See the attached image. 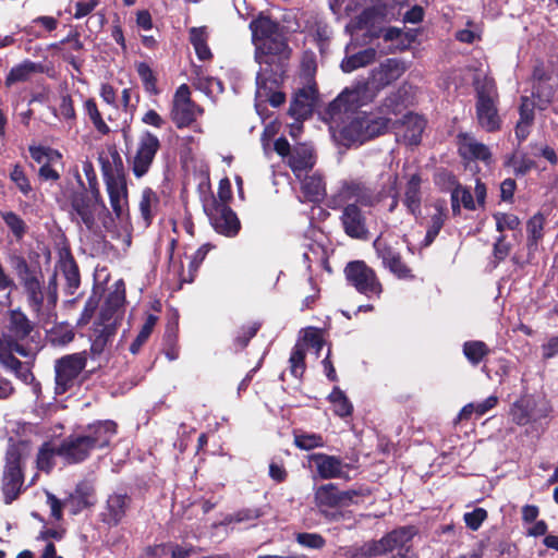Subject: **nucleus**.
<instances>
[{"label":"nucleus","mask_w":558,"mask_h":558,"mask_svg":"<svg viewBox=\"0 0 558 558\" xmlns=\"http://www.w3.org/2000/svg\"><path fill=\"white\" fill-rule=\"evenodd\" d=\"M476 119L478 125L486 132H496L500 129L501 119L498 113V93L493 78H476Z\"/></svg>","instance_id":"nucleus-5"},{"label":"nucleus","mask_w":558,"mask_h":558,"mask_svg":"<svg viewBox=\"0 0 558 558\" xmlns=\"http://www.w3.org/2000/svg\"><path fill=\"white\" fill-rule=\"evenodd\" d=\"M430 208L433 213L429 214L430 219L423 243L424 246H428L434 242L446 220L447 207L445 201H436L430 205Z\"/></svg>","instance_id":"nucleus-29"},{"label":"nucleus","mask_w":558,"mask_h":558,"mask_svg":"<svg viewBox=\"0 0 558 558\" xmlns=\"http://www.w3.org/2000/svg\"><path fill=\"white\" fill-rule=\"evenodd\" d=\"M97 5L96 0H86V1H78L75 3V12L74 17L75 19H82L86 15H88Z\"/></svg>","instance_id":"nucleus-62"},{"label":"nucleus","mask_w":558,"mask_h":558,"mask_svg":"<svg viewBox=\"0 0 558 558\" xmlns=\"http://www.w3.org/2000/svg\"><path fill=\"white\" fill-rule=\"evenodd\" d=\"M159 148L160 141L155 134L145 131L138 136L135 149L128 156V165L135 178L148 173Z\"/></svg>","instance_id":"nucleus-10"},{"label":"nucleus","mask_w":558,"mask_h":558,"mask_svg":"<svg viewBox=\"0 0 558 558\" xmlns=\"http://www.w3.org/2000/svg\"><path fill=\"white\" fill-rule=\"evenodd\" d=\"M117 433V425L113 421L97 422L88 426L86 437L92 442L93 449L104 448Z\"/></svg>","instance_id":"nucleus-26"},{"label":"nucleus","mask_w":558,"mask_h":558,"mask_svg":"<svg viewBox=\"0 0 558 558\" xmlns=\"http://www.w3.org/2000/svg\"><path fill=\"white\" fill-rule=\"evenodd\" d=\"M10 178L23 194H28L32 191L31 182L21 165L13 167Z\"/></svg>","instance_id":"nucleus-56"},{"label":"nucleus","mask_w":558,"mask_h":558,"mask_svg":"<svg viewBox=\"0 0 558 558\" xmlns=\"http://www.w3.org/2000/svg\"><path fill=\"white\" fill-rule=\"evenodd\" d=\"M207 39L208 33L206 27H192L190 29V41L201 60H208L211 58V51L207 45Z\"/></svg>","instance_id":"nucleus-40"},{"label":"nucleus","mask_w":558,"mask_h":558,"mask_svg":"<svg viewBox=\"0 0 558 558\" xmlns=\"http://www.w3.org/2000/svg\"><path fill=\"white\" fill-rule=\"evenodd\" d=\"M459 150L464 158L477 159L486 163H489L492 160L489 148L468 134L460 136Z\"/></svg>","instance_id":"nucleus-28"},{"label":"nucleus","mask_w":558,"mask_h":558,"mask_svg":"<svg viewBox=\"0 0 558 558\" xmlns=\"http://www.w3.org/2000/svg\"><path fill=\"white\" fill-rule=\"evenodd\" d=\"M405 70L407 66L403 61L396 58L386 59L372 70L367 83L378 94L381 89L400 78Z\"/></svg>","instance_id":"nucleus-19"},{"label":"nucleus","mask_w":558,"mask_h":558,"mask_svg":"<svg viewBox=\"0 0 558 558\" xmlns=\"http://www.w3.org/2000/svg\"><path fill=\"white\" fill-rule=\"evenodd\" d=\"M377 93L373 90L367 81L357 82L351 87L345 88L331 104L330 112L332 116L341 112H350L362 107L376 97Z\"/></svg>","instance_id":"nucleus-14"},{"label":"nucleus","mask_w":558,"mask_h":558,"mask_svg":"<svg viewBox=\"0 0 558 558\" xmlns=\"http://www.w3.org/2000/svg\"><path fill=\"white\" fill-rule=\"evenodd\" d=\"M61 275L65 281V290L69 294H74L80 287V272L78 268L68 250L59 252V263L57 271L50 280L47 292V319L52 317L51 308L57 302V286L56 276Z\"/></svg>","instance_id":"nucleus-9"},{"label":"nucleus","mask_w":558,"mask_h":558,"mask_svg":"<svg viewBox=\"0 0 558 558\" xmlns=\"http://www.w3.org/2000/svg\"><path fill=\"white\" fill-rule=\"evenodd\" d=\"M124 301L125 286L122 280H118L109 291L105 301V305L101 308L100 316L106 326H111L110 320H113V323L117 322L120 316L119 312L123 306Z\"/></svg>","instance_id":"nucleus-24"},{"label":"nucleus","mask_w":558,"mask_h":558,"mask_svg":"<svg viewBox=\"0 0 558 558\" xmlns=\"http://www.w3.org/2000/svg\"><path fill=\"white\" fill-rule=\"evenodd\" d=\"M315 505L324 511V508H331L341 505V497L333 484H326L315 492Z\"/></svg>","instance_id":"nucleus-37"},{"label":"nucleus","mask_w":558,"mask_h":558,"mask_svg":"<svg viewBox=\"0 0 558 558\" xmlns=\"http://www.w3.org/2000/svg\"><path fill=\"white\" fill-rule=\"evenodd\" d=\"M92 194L94 198L92 204L76 207L77 215L82 222L88 230L97 231L101 226L106 231L118 234V225L101 199L99 191L97 189L93 190Z\"/></svg>","instance_id":"nucleus-11"},{"label":"nucleus","mask_w":558,"mask_h":558,"mask_svg":"<svg viewBox=\"0 0 558 558\" xmlns=\"http://www.w3.org/2000/svg\"><path fill=\"white\" fill-rule=\"evenodd\" d=\"M159 207V197L150 187H145L141 193L138 208L145 227L149 226Z\"/></svg>","instance_id":"nucleus-34"},{"label":"nucleus","mask_w":558,"mask_h":558,"mask_svg":"<svg viewBox=\"0 0 558 558\" xmlns=\"http://www.w3.org/2000/svg\"><path fill=\"white\" fill-rule=\"evenodd\" d=\"M288 63L274 65H260L256 76V98L259 101H269L274 107H279L286 100L284 94L278 92L287 72Z\"/></svg>","instance_id":"nucleus-8"},{"label":"nucleus","mask_w":558,"mask_h":558,"mask_svg":"<svg viewBox=\"0 0 558 558\" xmlns=\"http://www.w3.org/2000/svg\"><path fill=\"white\" fill-rule=\"evenodd\" d=\"M305 344L296 343L290 355V364H291V373L295 377L302 376L305 369L304 359H305Z\"/></svg>","instance_id":"nucleus-49"},{"label":"nucleus","mask_w":558,"mask_h":558,"mask_svg":"<svg viewBox=\"0 0 558 558\" xmlns=\"http://www.w3.org/2000/svg\"><path fill=\"white\" fill-rule=\"evenodd\" d=\"M416 530L413 526H402L386 534L379 541L365 543V551L376 556L396 551L391 558H408L411 542Z\"/></svg>","instance_id":"nucleus-7"},{"label":"nucleus","mask_w":558,"mask_h":558,"mask_svg":"<svg viewBox=\"0 0 558 558\" xmlns=\"http://www.w3.org/2000/svg\"><path fill=\"white\" fill-rule=\"evenodd\" d=\"M520 119L515 125V136L519 142H523L530 134V126L534 121V102L529 96L521 97V105L519 108Z\"/></svg>","instance_id":"nucleus-32"},{"label":"nucleus","mask_w":558,"mask_h":558,"mask_svg":"<svg viewBox=\"0 0 558 558\" xmlns=\"http://www.w3.org/2000/svg\"><path fill=\"white\" fill-rule=\"evenodd\" d=\"M336 415L344 417L352 413L353 405L342 390L335 387L328 397Z\"/></svg>","instance_id":"nucleus-45"},{"label":"nucleus","mask_w":558,"mask_h":558,"mask_svg":"<svg viewBox=\"0 0 558 558\" xmlns=\"http://www.w3.org/2000/svg\"><path fill=\"white\" fill-rule=\"evenodd\" d=\"M381 22V15L375 8L363 10L357 16L352 19L345 26V29L352 37L357 36L360 32L366 38L379 37L378 24Z\"/></svg>","instance_id":"nucleus-21"},{"label":"nucleus","mask_w":558,"mask_h":558,"mask_svg":"<svg viewBox=\"0 0 558 558\" xmlns=\"http://www.w3.org/2000/svg\"><path fill=\"white\" fill-rule=\"evenodd\" d=\"M535 402L529 398H522L513 403L510 414L518 425H525L541 416L533 413Z\"/></svg>","instance_id":"nucleus-36"},{"label":"nucleus","mask_w":558,"mask_h":558,"mask_svg":"<svg viewBox=\"0 0 558 558\" xmlns=\"http://www.w3.org/2000/svg\"><path fill=\"white\" fill-rule=\"evenodd\" d=\"M317 470L318 475L324 480L347 477L348 464L336 456L325 453H313L310 457Z\"/></svg>","instance_id":"nucleus-23"},{"label":"nucleus","mask_w":558,"mask_h":558,"mask_svg":"<svg viewBox=\"0 0 558 558\" xmlns=\"http://www.w3.org/2000/svg\"><path fill=\"white\" fill-rule=\"evenodd\" d=\"M316 101V89L314 86H306L295 93L289 112L296 120L308 117Z\"/></svg>","instance_id":"nucleus-25"},{"label":"nucleus","mask_w":558,"mask_h":558,"mask_svg":"<svg viewBox=\"0 0 558 558\" xmlns=\"http://www.w3.org/2000/svg\"><path fill=\"white\" fill-rule=\"evenodd\" d=\"M215 230L221 234L233 236L240 229L236 215L225 203H219L208 214Z\"/></svg>","instance_id":"nucleus-22"},{"label":"nucleus","mask_w":558,"mask_h":558,"mask_svg":"<svg viewBox=\"0 0 558 558\" xmlns=\"http://www.w3.org/2000/svg\"><path fill=\"white\" fill-rule=\"evenodd\" d=\"M46 505L50 508V515L54 520L59 521L62 519V506L63 504L54 495L45 490Z\"/></svg>","instance_id":"nucleus-61"},{"label":"nucleus","mask_w":558,"mask_h":558,"mask_svg":"<svg viewBox=\"0 0 558 558\" xmlns=\"http://www.w3.org/2000/svg\"><path fill=\"white\" fill-rule=\"evenodd\" d=\"M92 450H94L92 442L85 435H72L63 440L59 447L46 442L37 454V469L48 472L53 465L52 458L56 453L68 463H77L85 460Z\"/></svg>","instance_id":"nucleus-4"},{"label":"nucleus","mask_w":558,"mask_h":558,"mask_svg":"<svg viewBox=\"0 0 558 558\" xmlns=\"http://www.w3.org/2000/svg\"><path fill=\"white\" fill-rule=\"evenodd\" d=\"M374 247L377 256L381 259L384 267L388 268L399 279H412L413 275L402 258L399 252L386 243L381 238L374 241Z\"/></svg>","instance_id":"nucleus-20"},{"label":"nucleus","mask_w":558,"mask_h":558,"mask_svg":"<svg viewBox=\"0 0 558 558\" xmlns=\"http://www.w3.org/2000/svg\"><path fill=\"white\" fill-rule=\"evenodd\" d=\"M203 113L202 108L191 100V93L187 85L182 84L178 87L171 109V120L179 128L189 126L196 118Z\"/></svg>","instance_id":"nucleus-17"},{"label":"nucleus","mask_w":558,"mask_h":558,"mask_svg":"<svg viewBox=\"0 0 558 558\" xmlns=\"http://www.w3.org/2000/svg\"><path fill=\"white\" fill-rule=\"evenodd\" d=\"M494 219L496 220V229L499 232L515 230L520 226V219L513 214L496 213Z\"/></svg>","instance_id":"nucleus-55"},{"label":"nucleus","mask_w":558,"mask_h":558,"mask_svg":"<svg viewBox=\"0 0 558 558\" xmlns=\"http://www.w3.org/2000/svg\"><path fill=\"white\" fill-rule=\"evenodd\" d=\"M487 512L483 508H476L471 512H466L464 514V522L468 527L473 531H476L483 521L486 519Z\"/></svg>","instance_id":"nucleus-57"},{"label":"nucleus","mask_w":558,"mask_h":558,"mask_svg":"<svg viewBox=\"0 0 558 558\" xmlns=\"http://www.w3.org/2000/svg\"><path fill=\"white\" fill-rule=\"evenodd\" d=\"M314 163L312 149L306 145L294 147L289 157V166L299 180L307 175Z\"/></svg>","instance_id":"nucleus-27"},{"label":"nucleus","mask_w":558,"mask_h":558,"mask_svg":"<svg viewBox=\"0 0 558 558\" xmlns=\"http://www.w3.org/2000/svg\"><path fill=\"white\" fill-rule=\"evenodd\" d=\"M157 320H158L157 316H155L153 314H149L146 317V320H145L144 325L142 326V328H141V330H140V332H138L136 338H138L140 340L146 342V340L151 335L153 329L156 326Z\"/></svg>","instance_id":"nucleus-63"},{"label":"nucleus","mask_w":558,"mask_h":558,"mask_svg":"<svg viewBox=\"0 0 558 558\" xmlns=\"http://www.w3.org/2000/svg\"><path fill=\"white\" fill-rule=\"evenodd\" d=\"M425 124V120L417 114L409 113L404 116L401 125L403 140L410 145L418 144Z\"/></svg>","instance_id":"nucleus-33"},{"label":"nucleus","mask_w":558,"mask_h":558,"mask_svg":"<svg viewBox=\"0 0 558 558\" xmlns=\"http://www.w3.org/2000/svg\"><path fill=\"white\" fill-rule=\"evenodd\" d=\"M11 265L27 291L29 303L35 304V271L22 256L12 257Z\"/></svg>","instance_id":"nucleus-30"},{"label":"nucleus","mask_w":558,"mask_h":558,"mask_svg":"<svg viewBox=\"0 0 558 558\" xmlns=\"http://www.w3.org/2000/svg\"><path fill=\"white\" fill-rule=\"evenodd\" d=\"M28 454V439H20L17 442H14L13 438L8 440L5 465L1 481V490L5 505H11L24 490L23 461Z\"/></svg>","instance_id":"nucleus-3"},{"label":"nucleus","mask_w":558,"mask_h":558,"mask_svg":"<svg viewBox=\"0 0 558 558\" xmlns=\"http://www.w3.org/2000/svg\"><path fill=\"white\" fill-rule=\"evenodd\" d=\"M85 110L89 117V119L92 120L95 129L101 133V134H107L109 133L110 129L109 126L107 125V123L104 121L98 108H97V105L96 102L93 100V99H88L86 100L85 102Z\"/></svg>","instance_id":"nucleus-51"},{"label":"nucleus","mask_w":558,"mask_h":558,"mask_svg":"<svg viewBox=\"0 0 558 558\" xmlns=\"http://www.w3.org/2000/svg\"><path fill=\"white\" fill-rule=\"evenodd\" d=\"M10 332L16 339L26 338L33 329L27 316L20 310H13L10 313Z\"/></svg>","instance_id":"nucleus-41"},{"label":"nucleus","mask_w":558,"mask_h":558,"mask_svg":"<svg viewBox=\"0 0 558 558\" xmlns=\"http://www.w3.org/2000/svg\"><path fill=\"white\" fill-rule=\"evenodd\" d=\"M295 541L299 545L310 549H320L325 546V538L318 533H296Z\"/></svg>","instance_id":"nucleus-52"},{"label":"nucleus","mask_w":558,"mask_h":558,"mask_svg":"<svg viewBox=\"0 0 558 558\" xmlns=\"http://www.w3.org/2000/svg\"><path fill=\"white\" fill-rule=\"evenodd\" d=\"M302 344H305V348L311 347L315 349L316 353L318 354L324 345V341L320 333L316 329H308L305 331Z\"/></svg>","instance_id":"nucleus-60"},{"label":"nucleus","mask_w":558,"mask_h":558,"mask_svg":"<svg viewBox=\"0 0 558 558\" xmlns=\"http://www.w3.org/2000/svg\"><path fill=\"white\" fill-rule=\"evenodd\" d=\"M375 58L376 50L374 48H368L343 59L341 62V69L343 72L350 73L359 68H363L372 63Z\"/></svg>","instance_id":"nucleus-39"},{"label":"nucleus","mask_w":558,"mask_h":558,"mask_svg":"<svg viewBox=\"0 0 558 558\" xmlns=\"http://www.w3.org/2000/svg\"><path fill=\"white\" fill-rule=\"evenodd\" d=\"M461 205L469 210L475 209V202L471 192L466 187L457 184L451 192V208L454 215L460 213Z\"/></svg>","instance_id":"nucleus-42"},{"label":"nucleus","mask_w":558,"mask_h":558,"mask_svg":"<svg viewBox=\"0 0 558 558\" xmlns=\"http://www.w3.org/2000/svg\"><path fill=\"white\" fill-rule=\"evenodd\" d=\"M294 444L302 450H311L324 446L323 438L318 434H295Z\"/></svg>","instance_id":"nucleus-53"},{"label":"nucleus","mask_w":558,"mask_h":558,"mask_svg":"<svg viewBox=\"0 0 558 558\" xmlns=\"http://www.w3.org/2000/svg\"><path fill=\"white\" fill-rule=\"evenodd\" d=\"M304 198L308 202H320L326 195L325 183L320 175L314 173L301 179Z\"/></svg>","instance_id":"nucleus-35"},{"label":"nucleus","mask_w":558,"mask_h":558,"mask_svg":"<svg viewBox=\"0 0 558 558\" xmlns=\"http://www.w3.org/2000/svg\"><path fill=\"white\" fill-rule=\"evenodd\" d=\"M137 73L144 84L146 92L157 94L156 77L148 64L141 62L136 65Z\"/></svg>","instance_id":"nucleus-54"},{"label":"nucleus","mask_w":558,"mask_h":558,"mask_svg":"<svg viewBox=\"0 0 558 558\" xmlns=\"http://www.w3.org/2000/svg\"><path fill=\"white\" fill-rule=\"evenodd\" d=\"M390 128H392L390 119L372 118L365 113H359L339 130V141L345 146L363 144Z\"/></svg>","instance_id":"nucleus-6"},{"label":"nucleus","mask_w":558,"mask_h":558,"mask_svg":"<svg viewBox=\"0 0 558 558\" xmlns=\"http://www.w3.org/2000/svg\"><path fill=\"white\" fill-rule=\"evenodd\" d=\"M106 189L109 196L111 214L118 225V232L125 229L130 221L128 185L123 175L106 174Z\"/></svg>","instance_id":"nucleus-12"},{"label":"nucleus","mask_w":558,"mask_h":558,"mask_svg":"<svg viewBox=\"0 0 558 558\" xmlns=\"http://www.w3.org/2000/svg\"><path fill=\"white\" fill-rule=\"evenodd\" d=\"M256 46L255 59L260 65L288 63L291 50L280 26L268 16L260 15L250 24Z\"/></svg>","instance_id":"nucleus-2"},{"label":"nucleus","mask_w":558,"mask_h":558,"mask_svg":"<svg viewBox=\"0 0 558 558\" xmlns=\"http://www.w3.org/2000/svg\"><path fill=\"white\" fill-rule=\"evenodd\" d=\"M7 227L12 231L16 240H21L26 233V223L24 220L13 211H5L1 214Z\"/></svg>","instance_id":"nucleus-50"},{"label":"nucleus","mask_w":558,"mask_h":558,"mask_svg":"<svg viewBox=\"0 0 558 558\" xmlns=\"http://www.w3.org/2000/svg\"><path fill=\"white\" fill-rule=\"evenodd\" d=\"M35 75V62L25 60L20 64L14 65L5 77V86L11 87L17 83H24Z\"/></svg>","instance_id":"nucleus-38"},{"label":"nucleus","mask_w":558,"mask_h":558,"mask_svg":"<svg viewBox=\"0 0 558 558\" xmlns=\"http://www.w3.org/2000/svg\"><path fill=\"white\" fill-rule=\"evenodd\" d=\"M126 497L123 495H112L107 501L108 522L117 524L125 513Z\"/></svg>","instance_id":"nucleus-46"},{"label":"nucleus","mask_w":558,"mask_h":558,"mask_svg":"<svg viewBox=\"0 0 558 558\" xmlns=\"http://www.w3.org/2000/svg\"><path fill=\"white\" fill-rule=\"evenodd\" d=\"M208 251H209L208 246L203 245L194 253V255L192 256V258L190 260L187 271L185 272L184 270H182L179 274L181 282L190 283L193 281L194 276H195L199 265L204 260L206 254L208 253Z\"/></svg>","instance_id":"nucleus-47"},{"label":"nucleus","mask_w":558,"mask_h":558,"mask_svg":"<svg viewBox=\"0 0 558 558\" xmlns=\"http://www.w3.org/2000/svg\"><path fill=\"white\" fill-rule=\"evenodd\" d=\"M421 199V178L417 174H413L407 183L403 204L415 219H418L422 214Z\"/></svg>","instance_id":"nucleus-31"},{"label":"nucleus","mask_w":558,"mask_h":558,"mask_svg":"<svg viewBox=\"0 0 558 558\" xmlns=\"http://www.w3.org/2000/svg\"><path fill=\"white\" fill-rule=\"evenodd\" d=\"M510 252V245L506 243L505 236L500 235L494 245V256L498 260H504Z\"/></svg>","instance_id":"nucleus-64"},{"label":"nucleus","mask_w":558,"mask_h":558,"mask_svg":"<svg viewBox=\"0 0 558 558\" xmlns=\"http://www.w3.org/2000/svg\"><path fill=\"white\" fill-rule=\"evenodd\" d=\"M33 424L32 423H16V428L13 429L14 435L10 436V438L14 439V442H17L20 439H28L29 440V451L32 450V435H33Z\"/></svg>","instance_id":"nucleus-59"},{"label":"nucleus","mask_w":558,"mask_h":558,"mask_svg":"<svg viewBox=\"0 0 558 558\" xmlns=\"http://www.w3.org/2000/svg\"><path fill=\"white\" fill-rule=\"evenodd\" d=\"M87 356L85 352L65 355L56 361V391L65 392L74 383L76 377L85 368Z\"/></svg>","instance_id":"nucleus-15"},{"label":"nucleus","mask_w":558,"mask_h":558,"mask_svg":"<svg viewBox=\"0 0 558 558\" xmlns=\"http://www.w3.org/2000/svg\"><path fill=\"white\" fill-rule=\"evenodd\" d=\"M345 275L351 284L365 295L379 296L383 287L375 271L364 262L356 260L348 264Z\"/></svg>","instance_id":"nucleus-16"},{"label":"nucleus","mask_w":558,"mask_h":558,"mask_svg":"<svg viewBox=\"0 0 558 558\" xmlns=\"http://www.w3.org/2000/svg\"><path fill=\"white\" fill-rule=\"evenodd\" d=\"M260 517V511L258 509H244L238 511L234 514H230L225 519V523H233V522H244L255 520Z\"/></svg>","instance_id":"nucleus-58"},{"label":"nucleus","mask_w":558,"mask_h":558,"mask_svg":"<svg viewBox=\"0 0 558 558\" xmlns=\"http://www.w3.org/2000/svg\"><path fill=\"white\" fill-rule=\"evenodd\" d=\"M545 218L542 214L534 215L526 225L529 246H536L543 238Z\"/></svg>","instance_id":"nucleus-48"},{"label":"nucleus","mask_w":558,"mask_h":558,"mask_svg":"<svg viewBox=\"0 0 558 558\" xmlns=\"http://www.w3.org/2000/svg\"><path fill=\"white\" fill-rule=\"evenodd\" d=\"M505 166L510 167L515 175H524L535 166V162L525 153L517 150L507 157Z\"/></svg>","instance_id":"nucleus-44"},{"label":"nucleus","mask_w":558,"mask_h":558,"mask_svg":"<svg viewBox=\"0 0 558 558\" xmlns=\"http://www.w3.org/2000/svg\"><path fill=\"white\" fill-rule=\"evenodd\" d=\"M381 199L380 193H375L360 182L344 183L332 198L333 207H343L341 222L344 232L354 239H365L367 228L365 218L357 205L374 206Z\"/></svg>","instance_id":"nucleus-1"},{"label":"nucleus","mask_w":558,"mask_h":558,"mask_svg":"<svg viewBox=\"0 0 558 558\" xmlns=\"http://www.w3.org/2000/svg\"><path fill=\"white\" fill-rule=\"evenodd\" d=\"M489 353L490 350L483 341L472 340L463 344V354L472 365L480 364Z\"/></svg>","instance_id":"nucleus-43"},{"label":"nucleus","mask_w":558,"mask_h":558,"mask_svg":"<svg viewBox=\"0 0 558 558\" xmlns=\"http://www.w3.org/2000/svg\"><path fill=\"white\" fill-rule=\"evenodd\" d=\"M37 179L44 182H58L64 169L62 154L45 146H37Z\"/></svg>","instance_id":"nucleus-18"},{"label":"nucleus","mask_w":558,"mask_h":558,"mask_svg":"<svg viewBox=\"0 0 558 558\" xmlns=\"http://www.w3.org/2000/svg\"><path fill=\"white\" fill-rule=\"evenodd\" d=\"M533 82L532 98L530 99L534 102V108L545 110L553 102L558 86L553 68L543 63L537 64L533 71Z\"/></svg>","instance_id":"nucleus-13"}]
</instances>
